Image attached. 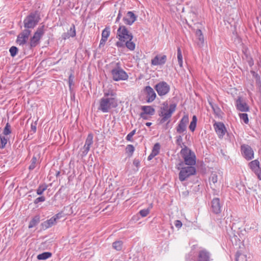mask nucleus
<instances>
[{"label": "nucleus", "instance_id": "20e7f679", "mask_svg": "<svg viewBox=\"0 0 261 261\" xmlns=\"http://www.w3.org/2000/svg\"><path fill=\"white\" fill-rule=\"evenodd\" d=\"M111 72L112 79L115 81H125L128 77L126 72L121 67L119 62L116 64V66L112 69Z\"/></svg>", "mask_w": 261, "mask_h": 261}, {"label": "nucleus", "instance_id": "79ce46f5", "mask_svg": "<svg viewBox=\"0 0 261 261\" xmlns=\"http://www.w3.org/2000/svg\"><path fill=\"white\" fill-rule=\"evenodd\" d=\"M160 147V144L159 143H156L154 145L151 152L157 155L159 153Z\"/></svg>", "mask_w": 261, "mask_h": 261}, {"label": "nucleus", "instance_id": "473e14b6", "mask_svg": "<svg viewBox=\"0 0 261 261\" xmlns=\"http://www.w3.org/2000/svg\"><path fill=\"white\" fill-rule=\"evenodd\" d=\"M197 121V117L195 115H194L192 117V120L189 125V129L190 130H195L196 126Z\"/></svg>", "mask_w": 261, "mask_h": 261}, {"label": "nucleus", "instance_id": "0eeeda50", "mask_svg": "<svg viewBox=\"0 0 261 261\" xmlns=\"http://www.w3.org/2000/svg\"><path fill=\"white\" fill-rule=\"evenodd\" d=\"M196 172V168L193 166H187L181 168L179 173V179L181 181H184L191 175L195 174Z\"/></svg>", "mask_w": 261, "mask_h": 261}, {"label": "nucleus", "instance_id": "b1692460", "mask_svg": "<svg viewBox=\"0 0 261 261\" xmlns=\"http://www.w3.org/2000/svg\"><path fill=\"white\" fill-rule=\"evenodd\" d=\"M249 166L252 170L254 172L260 168L259 162L257 160H255L249 163Z\"/></svg>", "mask_w": 261, "mask_h": 261}, {"label": "nucleus", "instance_id": "f257e3e1", "mask_svg": "<svg viewBox=\"0 0 261 261\" xmlns=\"http://www.w3.org/2000/svg\"><path fill=\"white\" fill-rule=\"evenodd\" d=\"M176 107L175 103L170 105L169 107L167 102L165 101L163 103L159 112L160 117L158 119V125L163 126L162 128L168 129L171 128L170 118L172 114L175 111Z\"/></svg>", "mask_w": 261, "mask_h": 261}, {"label": "nucleus", "instance_id": "680f3d73", "mask_svg": "<svg viewBox=\"0 0 261 261\" xmlns=\"http://www.w3.org/2000/svg\"><path fill=\"white\" fill-rule=\"evenodd\" d=\"M182 194L185 197H187V196H188L189 195V192L188 190H186L185 191H184V192H182Z\"/></svg>", "mask_w": 261, "mask_h": 261}, {"label": "nucleus", "instance_id": "4be33fe9", "mask_svg": "<svg viewBox=\"0 0 261 261\" xmlns=\"http://www.w3.org/2000/svg\"><path fill=\"white\" fill-rule=\"evenodd\" d=\"M141 110L143 111V113L141 114V116L143 114H148L152 115L154 114L155 110L151 106H142L141 107Z\"/></svg>", "mask_w": 261, "mask_h": 261}, {"label": "nucleus", "instance_id": "5701e85b", "mask_svg": "<svg viewBox=\"0 0 261 261\" xmlns=\"http://www.w3.org/2000/svg\"><path fill=\"white\" fill-rule=\"evenodd\" d=\"M40 217L39 215H36L34 216L30 222L28 226L29 228H31L36 226L39 223L40 221Z\"/></svg>", "mask_w": 261, "mask_h": 261}, {"label": "nucleus", "instance_id": "13d9d810", "mask_svg": "<svg viewBox=\"0 0 261 261\" xmlns=\"http://www.w3.org/2000/svg\"><path fill=\"white\" fill-rule=\"evenodd\" d=\"M10 125L8 123H7L3 130H10Z\"/></svg>", "mask_w": 261, "mask_h": 261}, {"label": "nucleus", "instance_id": "aec40b11", "mask_svg": "<svg viewBox=\"0 0 261 261\" xmlns=\"http://www.w3.org/2000/svg\"><path fill=\"white\" fill-rule=\"evenodd\" d=\"M195 34L197 37V39L198 40L197 45L200 47H202L204 42V38L202 31L198 29L196 30Z\"/></svg>", "mask_w": 261, "mask_h": 261}, {"label": "nucleus", "instance_id": "f704fd0d", "mask_svg": "<svg viewBox=\"0 0 261 261\" xmlns=\"http://www.w3.org/2000/svg\"><path fill=\"white\" fill-rule=\"evenodd\" d=\"M93 135L92 134L90 133L86 140L85 144V145L89 146L90 147V146L93 144Z\"/></svg>", "mask_w": 261, "mask_h": 261}, {"label": "nucleus", "instance_id": "c756f323", "mask_svg": "<svg viewBox=\"0 0 261 261\" xmlns=\"http://www.w3.org/2000/svg\"><path fill=\"white\" fill-rule=\"evenodd\" d=\"M125 46H126L129 50H133L135 48V44L132 42V40H129L128 39L124 42V47Z\"/></svg>", "mask_w": 261, "mask_h": 261}, {"label": "nucleus", "instance_id": "cd10ccee", "mask_svg": "<svg viewBox=\"0 0 261 261\" xmlns=\"http://www.w3.org/2000/svg\"><path fill=\"white\" fill-rule=\"evenodd\" d=\"M220 139H222L224 137L226 139H230V133L228 132H216Z\"/></svg>", "mask_w": 261, "mask_h": 261}, {"label": "nucleus", "instance_id": "37998d69", "mask_svg": "<svg viewBox=\"0 0 261 261\" xmlns=\"http://www.w3.org/2000/svg\"><path fill=\"white\" fill-rule=\"evenodd\" d=\"M240 118L246 124H247L249 122L248 115L246 113H240L239 114Z\"/></svg>", "mask_w": 261, "mask_h": 261}, {"label": "nucleus", "instance_id": "bf43d9fd", "mask_svg": "<svg viewBox=\"0 0 261 261\" xmlns=\"http://www.w3.org/2000/svg\"><path fill=\"white\" fill-rule=\"evenodd\" d=\"M107 40V39H105V38H102L101 37V39L100 41L99 46H100L101 45H104Z\"/></svg>", "mask_w": 261, "mask_h": 261}, {"label": "nucleus", "instance_id": "de8ad7c7", "mask_svg": "<svg viewBox=\"0 0 261 261\" xmlns=\"http://www.w3.org/2000/svg\"><path fill=\"white\" fill-rule=\"evenodd\" d=\"M45 200V198L44 196H40V197H39L38 198H37L35 200H34V203L35 204H37L40 202H43Z\"/></svg>", "mask_w": 261, "mask_h": 261}, {"label": "nucleus", "instance_id": "338daca9", "mask_svg": "<svg viewBox=\"0 0 261 261\" xmlns=\"http://www.w3.org/2000/svg\"><path fill=\"white\" fill-rule=\"evenodd\" d=\"M66 35H67V33H64L63 34V35L62 36L64 39H66V38H67V36Z\"/></svg>", "mask_w": 261, "mask_h": 261}, {"label": "nucleus", "instance_id": "f03ea898", "mask_svg": "<svg viewBox=\"0 0 261 261\" xmlns=\"http://www.w3.org/2000/svg\"><path fill=\"white\" fill-rule=\"evenodd\" d=\"M117 94L112 90L104 92V96L99 101L98 110L103 113L109 112L112 109L118 106Z\"/></svg>", "mask_w": 261, "mask_h": 261}, {"label": "nucleus", "instance_id": "f8f14e48", "mask_svg": "<svg viewBox=\"0 0 261 261\" xmlns=\"http://www.w3.org/2000/svg\"><path fill=\"white\" fill-rule=\"evenodd\" d=\"M236 106L237 110L241 112H247L249 110V106L241 97L237 99Z\"/></svg>", "mask_w": 261, "mask_h": 261}, {"label": "nucleus", "instance_id": "bb28decb", "mask_svg": "<svg viewBox=\"0 0 261 261\" xmlns=\"http://www.w3.org/2000/svg\"><path fill=\"white\" fill-rule=\"evenodd\" d=\"M214 128L215 130H226L224 123L220 122H215Z\"/></svg>", "mask_w": 261, "mask_h": 261}, {"label": "nucleus", "instance_id": "4c0bfd02", "mask_svg": "<svg viewBox=\"0 0 261 261\" xmlns=\"http://www.w3.org/2000/svg\"><path fill=\"white\" fill-rule=\"evenodd\" d=\"M176 138V143L178 146H179L180 148H183L185 146H186V145H185L184 143L182 142V139L181 136H177Z\"/></svg>", "mask_w": 261, "mask_h": 261}, {"label": "nucleus", "instance_id": "ddd939ff", "mask_svg": "<svg viewBox=\"0 0 261 261\" xmlns=\"http://www.w3.org/2000/svg\"><path fill=\"white\" fill-rule=\"evenodd\" d=\"M166 60L167 57L166 55H158L151 60V64L154 66L163 65L166 63Z\"/></svg>", "mask_w": 261, "mask_h": 261}, {"label": "nucleus", "instance_id": "9b49d317", "mask_svg": "<svg viewBox=\"0 0 261 261\" xmlns=\"http://www.w3.org/2000/svg\"><path fill=\"white\" fill-rule=\"evenodd\" d=\"M222 204L220 203V199L218 198H214L211 201V211L215 214H219L221 212Z\"/></svg>", "mask_w": 261, "mask_h": 261}, {"label": "nucleus", "instance_id": "6e6552de", "mask_svg": "<svg viewBox=\"0 0 261 261\" xmlns=\"http://www.w3.org/2000/svg\"><path fill=\"white\" fill-rule=\"evenodd\" d=\"M31 33V30L24 29L17 36L16 43L20 46H23L25 44L28 45V40Z\"/></svg>", "mask_w": 261, "mask_h": 261}, {"label": "nucleus", "instance_id": "49530a36", "mask_svg": "<svg viewBox=\"0 0 261 261\" xmlns=\"http://www.w3.org/2000/svg\"><path fill=\"white\" fill-rule=\"evenodd\" d=\"M149 213V210L148 208L143 209L141 210L139 212L140 214L143 217H146Z\"/></svg>", "mask_w": 261, "mask_h": 261}, {"label": "nucleus", "instance_id": "c85d7f7f", "mask_svg": "<svg viewBox=\"0 0 261 261\" xmlns=\"http://www.w3.org/2000/svg\"><path fill=\"white\" fill-rule=\"evenodd\" d=\"M123 242L121 241H117L113 242L112 244L113 248L117 251H120L122 249Z\"/></svg>", "mask_w": 261, "mask_h": 261}, {"label": "nucleus", "instance_id": "7ed1b4c3", "mask_svg": "<svg viewBox=\"0 0 261 261\" xmlns=\"http://www.w3.org/2000/svg\"><path fill=\"white\" fill-rule=\"evenodd\" d=\"M117 38L119 41L116 43V45L118 47H124V42L126 40H132L133 38V36L125 26L120 25L117 32Z\"/></svg>", "mask_w": 261, "mask_h": 261}, {"label": "nucleus", "instance_id": "69168bd1", "mask_svg": "<svg viewBox=\"0 0 261 261\" xmlns=\"http://www.w3.org/2000/svg\"><path fill=\"white\" fill-rule=\"evenodd\" d=\"M184 165V163L182 162H180L177 165L178 167V169H180V167H181L182 165Z\"/></svg>", "mask_w": 261, "mask_h": 261}, {"label": "nucleus", "instance_id": "774afa93", "mask_svg": "<svg viewBox=\"0 0 261 261\" xmlns=\"http://www.w3.org/2000/svg\"><path fill=\"white\" fill-rule=\"evenodd\" d=\"M150 124H151V123H150V122L146 123V125L148 126H149Z\"/></svg>", "mask_w": 261, "mask_h": 261}, {"label": "nucleus", "instance_id": "2f4dec72", "mask_svg": "<svg viewBox=\"0 0 261 261\" xmlns=\"http://www.w3.org/2000/svg\"><path fill=\"white\" fill-rule=\"evenodd\" d=\"M236 261H247L246 257L240 251H237L236 254Z\"/></svg>", "mask_w": 261, "mask_h": 261}, {"label": "nucleus", "instance_id": "c03bdc74", "mask_svg": "<svg viewBox=\"0 0 261 261\" xmlns=\"http://www.w3.org/2000/svg\"><path fill=\"white\" fill-rule=\"evenodd\" d=\"M110 35V30H109V29H108V28H105L102 32V34H101V37L102 38H105V39H108V37Z\"/></svg>", "mask_w": 261, "mask_h": 261}, {"label": "nucleus", "instance_id": "4d7b16f0", "mask_svg": "<svg viewBox=\"0 0 261 261\" xmlns=\"http://www.w3.org/2000/svg\"><path fill=\"white\" fill-rule=\"evenodd\" d=\"M156 155L155 154H154L152 152H151L149 155L148 156L147 159L148 161H150Z\"/></svg>", "mask_w": 261, "mask_h": 261}, {"label": "nucleus", "instance_id": "72a5a7b5", "mask_svg": "<svg viewBox=\"0 0 261 261\" xmlns=\"http://www.w3.org/2000/svg\"><path fill=\"white\" fill-rule=\"evenodd\" d=\"M67 37V38H69L70 37H73L76 35L75 29L74 24L72 25V27L70 28V30L68 31L67 35H66Z\"/></svg>", "mask_w": 261, "mask_h": 261}, {"label": "nucleus", "instance_id": "c9c22d12", "mask_svg": "<svg viewBox=\"0 0 261 261\" xmlns=\"http://www.w3.org/2000/svg\"><path fill=\"white\" fill-rule=\"evenodd\" d=\"M126 152L128 153V156H131L135 151V147L133 145H127L126 148Z\"/></svg>", "mask_w": 261, "mask_h": 261}, {"label": "nucleus", "instance_id": "7c9ffc66", "mask_svg": "<svg viewBox=\"0 0 261 261\" xmlns=\"http://www.w3.org/2000/svg\"><path fill=\"white\" fill-rule=\"evenodd\" d=\"M47 185L46 184H42L39 185L37 188L36 192L37 195H41L43 194V192L45 191L47 188Z\"/></svg>", "mask_w": 261, "mask_h": 261}, {"label": "nucleus", "instance_id": "4468645a", "mask_svg": "<svg viewBox=\"0 0 261 261\" xmlns=\"http://www.w3.org/2000/svg\"><path fill=\"white\" fill-rule=\"evenodd\" d=\"M145 91L146 94L147 102L153 101L156 96L154 90L150 86H147L145 88Z\"/></svg>", "mask_w": 261, "mask_h": 261}, {"label": "nucleus", "instance_id": "e433bc0d", "mask_svg": "<svg viewBox=\"0 0 261 261\" xmlns=\"http://www.w3.org/2000/svg\"><path fill=\"white\" fill-rule=\"evenodd\" d=\"M177 60L178 64L179 65L180 67H182V56L181 54V49L179 47H178L177 48Z\"/></svg>", "mask_w": 261, "mask_h": 261}, {"label": "nucleus", "instance_id": "6e6d98bb", "mask_svg": "<svg viewBox=\"0 0 261 261\" xmlns=\"http://www.w3.org/2000/svg\"><path fill=\"white\" fill-rule=\"evenodd\" d=\"M31 125V129H32V130H36V128H37V127H36L37 123H36V122H35L34 123H32Z\"/></svg>", "mask_w": 261, "mask_h": 261}, {"label": "nucleus", "instance_id": "a211bd4d", "mask_svg": "<svg viewBox=\"0 0 261 261\" xmlns=\"http://www.w3.org/2000/svg\"><path fill=\"white\" fill-rule=\"evenodd\" d=\"M196 261H210L209 253L204 250L200 251Z\"/></svg>", "mask_w": 261, "mask_h": 261}, {"label": "nucleus", "instance_id": "39448f33", "mask_svg": "<svg viewBox=\"0 0 261 261\" xmlns=\"http://www.w3.org/2000/svg\"><path fill=\"white\" fill-rule=\"evenodd\" d=\"M44 25L39 27L34 34L33 36L31 37L30 41L28 43L29 49H33L39 44L40 40L44 34Z\"/></svg>", "mask_w": 261, "mask_h": 261}, {"label": "nucleus", "instance_id": "a19ab883", "mask_svg": "<svg viewBox=\"0 0 261 261\" xmlns=\"http://www.w3.org/2000/svg\"><path fill=\"white\" fill-rule=\"evenodd\" d=\"M9 51H10L11 56L12 57H14L17 54L18 49L17 47L13 46L10 47V48L9 49Z\"/></svg>", "mask_w": 261, "mask_h": 261}, {"label": "nucleus", "instance_id": "423d86ee", "mask_svg": "<svg viewBox=\"0 0 261 261\" xmlns=\"http://www.w3.org/2000/svg\"><path fill=\"white\" fill-rule=\"evenodd\" d=\"M40 16L36 12L31 13L23 20L25 29H34L38 23Z\"/></svg>", "mask_w": 261, "mask_h": 261}, {"label": "nucleus", "instance_id": "2eb2a0df", "mask_svg": "<svg viewBox=\"0 0 261 261\" xmlns=\"http://www.w3.org/2000/svg\"><path fill=\"white\" fill-rule=\"evenodd\" d=\"M137 19V16L132 11H128L125 17L123 18V20L125 24L132 25Z\"/></svg>", "mask_w": 261, "mask_h": 261}, {"label": "nucleus", "instance_id": "603ef678", "mask_svg": "<svg viewBox=\"0 0 261 261\" xmlns=\"http://www.w3.org/2000/svg\"><path fill=\"white\" fill-rule=\"evenodd\" d=\"M175 226L177 228H180L182 226V223L180 220H176L174 223Z\"/></svg>", "mask_w": 261, "mask_h": 261}, {"label": "nucleus", "instance_id": "e2e57ef3", "mask_svg": "<svg viewBox=\"0 0 261 261\" xmlns=\"http://www.w3.org/2000/svg\"><path fill=\"white\" fill-rule=\"evenodd\" d=\"M121 12L120 11L119 12V13L118 14V16L117 17V18H116V21L117 22L119 20V19H120L121 18Z\"/></svg>", "mask_w": 261, "mask_h": 261}, {"label": "nucleus", "instance_id": "9d476101", "mask_svg": "<svg viewBox=\"0 0 261 261\" xmlns=\"http://www.w3.org/2000/svg\"><path fill=\"white\" fill-rule=\"evenodd\" d=\"M241 150L243 156L246 160H250L254 158L253 150L250 146L245 144L242 145Z\"/></svg>", "mask_w": 261, "mask_h": 261}, {"label": "nucleus", "instance_id": "3c124183", "mask_svg": "<svg viewBox=\"0 0 261 261\" xmlns=\"http://www.w3.org/2000/svg\"><path fill=\"white\" fill-rule=\"evenodd\" d=\"M255 174L257 175L258 179L261 180V168H259L254 172Z\"/></svg>", "mask_w": 261, "mask_h": 261}, {"label": "nucleus", "instance_id": "dca6fc26", "mask_svg": "<svg viewBox=\"0 0 261 261\" xmlns=\"http://www.w3.org/2000/svg\"><path fill=\"white\" fill-rule=\"evenodd\" d=\"M12 132H3L0 134V148L3 149L6 146L7 141L9 140V135Z\"/></svg>", "mask_w": 261, "mask_h": 261}, {"label": "nucleus", "instance_id": "f3484780", "mask_svg": "<svg viewBox=\"0 0 261 261\" xmlns=\"http://www.w3.org/2000/svg\"><path fill=\"white\" fill-rule=\"evenodd\" d=\"M188 123L189 117L187 115H185L180 120L177 127V130H186Z\"/></svg>", "mask_w": 261, "mask_h": 261}, {"label": "nucleus", "instance_id": "052dcab7", "mask_svg": "<svg viewBox=\"0 0 261 261\" xmlns=\"http://www.w3.org/2000/svg\"><path fill=\"white\" fill-rule=\"evenodd\" d=\"M54 132L55 133V135H56V134L58 133L60 136H61V135H63L65 136V134H64V131H62V132H52L51 134H53V133H54ZM51 135H52V134H51Z\"/></svg>", "mask_w": 261, "mask_h": 261}, {"label": "nucleus", "instance_id": "a18cd8bd", "mask_svg": "<svg viewBox=\"0 0 261 261\" xmlns=\"http://www.w3.org/2000/svg\"><path fill=\"white\" fill-rule=\"evenodd\" d=\"M210 181H212L214 184L216 183L218 180L217 175L215 173H212L210 177Z\"/></svg>", "mask_w": 261, "mask_h": 261}, {"label": "nucleus", "instance_id": "58836bf2", "mask_svg": "<svg viewBox=\"0 0 261 261\" xmlns=\"http://www.w3.org/2000/svg\"><path fill=\"white\" fill-rule=\"evenodd\" d=\"M37 159L36 156H33L31 160V165L29 167V169L30 170H33L36 167V163H37Z\"/></svg>", "mask_w": 261, "mask_h": 261}, {"label": "nucleus", "instance_id": "412c9836", "mask_svg": "<svg viewBox=\"0 0 261 261\" xmlns=\"http://www.w3.org/2000/svg\"><path fill=\"white\" fill-rule=\"evenodd\" d=\"M56 223H57V220H56V218H54L53 217L50 219L43 222L41 224V226H42V227L43 229H45L49 227H50L53 225L56 224Z\"/></svg>", "mask_w": 261, "mask_h": 261}, {"label": "nucleus", "instance_id": "864d4df0", "mask_svg": "<svg viewBox=\"0 0 261 261\" xmlns=\"http://www.w3.org/2000/svg\"><path fill=\"white\" fill-rule=\"evenodd\" d=\"M133 164L137 167L140 165V161L138 159H135L133 161Z\"/></svg>", "mask_w": 261, "mask_h": 261}, {"label": "nucleus", "instance_id": "8fccbe9b", "mask_svg": "<svg viewBox=\"0 0 261 261\" xmlns=\"http://www.w3.org/2000/svg\"><path fill=\"white\" fill-rule=\"evenodd\" d=\"M135 133L136 132H130V133L126 136V140L129 141H132V138L135 135Z\"/></svg>", "mask_w": 261, "mask_h": 261}, {"label": "nucleus", "instance_id": "a878e982", "mask_svg": "<svg viewBox=\"0 0 261 261\" xmlns=\"http://www.w3.org/2000/svg\"><path fill=\"white\" fill-rule=\"evenodd\" d=\"M192 153V152L191 151V150L190 149H189L187 146L182 148L180 151V154L184 159H185V157H187V156H190V154H191Z\"/></svg>", "mask_w": 261, "mask_h": 261}, {"label": "nucleus", "instance_id": "6ab92c4d", "mask_svg": "<svg viewBox=\"0 0 261 261\" xmlns=\"http://www.w3.org/2000/svg\"><path fill=\"white\" fill-rule=\"evenodd\" d=\"M185 164L189 165V166H192L196 164V156L194 153L192 152L190 154V156L185 157L184 159Z\"/></svg>", "mask_w": 261, "mask_h": 261}, {"label": "nucleus", "instance_id": "1a4fd4ad", "mask_svg": "<svg viewBox=\"0 0 261 261\" xmlns=\"http://www.w3.org/2000/svg\"><path fill=\"white\" fill-rule=\"evenodd\" d=\"M154 89L156 91L158 95L160 96H162L169 93L170 87L166 82L162 81L155 85Z\"/></svg>", "mask_w": 261, "mask_h": 261}, {"label": "nucleus", "instance_id": "0e129e2a", "mask_svg": "<svg viewBox=\"0 0 261 261\" xmlns=\"http://www.w3.org/2000/svg\"><path fill=\"white\" fill-rule=\"evenodd\" d=\"M248 63H249V65H250V66H252L253 65V60L252 59H251L250 60H249L248 61Z\"/></svg>", "mask_w": 261, "mask_h": 261}, {"label": "nucleus", "instance_id": "5fc2aeb1", "mask_svg": "<svg viewBox=\"0 0 261 261\" xmlns=\"http://www.w3.org/2000/svg\"><path fill=\"white\" fill-rule=\"evenodd\" d=\"M62 217V213H59L55 215L53 217L54 218H56V220H57L58 219L61 218Z\"/></svg>", "mask_w": 261, "mask_h": 261}, {"label": "nucleus", "instance_id": "09e8293b", "mask_svg": "<svg viewBox=\"0 0 261 261\" xmlns=\"http://www.w3.org/2000/svg\"><path fill=\"white\" fill-rule=\"evenodd\" d=\"M73 80H74V76L72 73H71L69 75V78H68V83H69V86L70 89H71V85L73 84Z\"/></svg>", "mask_w": 261, "mask_h": 261}, {"label": "nucleus", "instance_id": "ea45409f", "mask_svg": "<svg viewBox=\"0 0 261 261\" xmlns=\"http://www.w3.org/2000/svg\"><path fill=\"white\" fill-rule=\"evenodd\" d=\"M90 147L87 145H85L83 148L81 150V155L83 157L85 156L87 153H88Z\"/></svg>", "mask_w": 261, "mask_h": 261}, {"label": "nucleus", "instance_id": "393cba45", "mask_svg": "<svg viewBox=\"0 0 261 261\" xmlns=\"http://www.w3.org/2000/svg\"><path fill=\"white\" fill-rule=\"evenodd\" d=\"M52 256V253L50 252H44L37 255V258L38 260H45Z\"/></svg>", "mask_w": 261, "mask_h": 261}]
</instances>
